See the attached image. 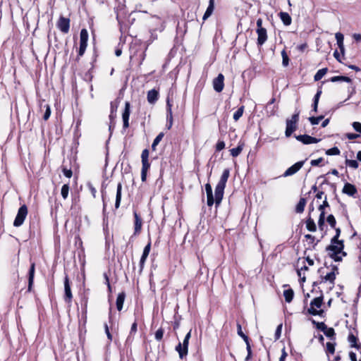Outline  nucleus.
<instances>
[{
	"label": "nucleus",
	"instance_id": "obj_1",
	"mask_svg": "<svg viewBox=\"0 0 361 361\" xmlns=\"http://www.w3.org/2000/svg\"><path fill=\"white\" fill-rule=\"evenodd\" d=\"M230 176V170L225 169L221 176L220 180L216 185L214 190V197L213 195L212 188L210 183L205 184V190L207 193V204L211 207L214 203L216 207H219L223 200L224 189Z\"/></svg>",
	"mask_w": 361,
	"mask_h": 361
},
{
	"label": "nucleus",
	"instance_id": "obj_2",
	"mask_svg": "<svg viewBox=\"0 0 361 361\" xmlns=\"http://www.w3.org/2000/svg\"><path fill=\"white\" fill-rule=\"evenodd\" d=\"M89 38V34L85 28H82L80 32V42L79 47H77V44L75 42L74 47L76 48V56L72 59V55L70 57V61L72 60V64L77 66L80 62L81 58L85 53L87 47V42Z\"/></svg>",
	"mask_w": 361,
	"mask_h": 361
},
{
	"label": "nucleus",
	"instance_id": "obj_3",
	"mask_svg": "<svg viewBox=\"0 0 361 361\" xmlns=\"http://www.w3.org/2000/svg\"><path fill=\"white\" fill-rule=\"evenodd\" d=\"M344 241L339 240L337 236H334L331 239V244L326 247V250L329 252L330 258L334 259L335 262H339L343 260L342 256H340L341 252L344 250Z\"/></svg>",
	"mask_w": 361,
	"mask_h": 361
},
{
	"label": "nucleus",
	"instance_id": "obj_4",
	"mask_svg": "<svg viewBox=\"0 0 361 361\" xmlns=\"http://www.w3.org/2000/svg\"><path fill=\"white\" fill-rule=\"evenodd\" d=\"M318 273L321 278V283L329 281L332 285H334L336 276L339 274V271L336 265H331L330 271L326 272V274H324V268L323 267H320L318 269Z\"/></svg>",
	"mask_w": 361,
	"mask_h": 361
},
{
	"label": "nucleus",
	"instance_id": "obj_5",
	"mask_svg": "<svg viewBox=\"0 0 361 361\" xmlns=\"http://www.w3.org/2000/svg\"><path fill=\"white\" fill-rule=\"evenodd\" d=\"M299 110H295V113L292 115L290 118H287L286 121V131L285 135L286 137H289L291 135L297 130L298 128V123L299 121L300 118Z\"/></svg>",
	"mask_w": 361,
	"mask_h": 361
},
{
	"label": "nucleus",
	"instance_id": "obj_6",
	"mask_svg": "<svg viewBox=\"0 0 361 361\" xmlns=\"http://www.w3.org/2000/svg\"><path fill=\"white\" fill-rule=\"evenodd\" d=\"M149 151L148 149L142 150L141 154L142 169H141V180L145 182L147 180V173L150 169L151 164L149 161Z\"/></svg>",
	"mask_w": 361,
	"mask_h": 361
},
{
	"label": "nucleus",
	"instance_id": "obj_7",
	"mask_svg": "<svg viewBox=\"0 0 361 361\" xmlns=\"http://www.w3.org/2000/svg\"><path fill=\"white\" fill-rule=\"evenodd\" d=\"M312 324L319 330L322 331L324 335L331 341H336V334L335 330L332 327H328L324 322H319L311 319Z\"/></svg>",
	"mask_w": 361,
	"mask_h": 361
},
{
	"label": "nucleus",
	"instance_id": "obj_8",
	"mask_svg": "<svg viewBox=\"0 0 361 361\" xmlns=\"http://www.w3.org/2000/svg\"><path fill=\"white\" fill-rule=\"evenodd\" d=\"M191 337V330L185 335L183 343H179L176 346V350L178 352L180 359L183 360L188 353L189 340Z\"/></svg>",
	"mask_w": 361,
	"mask_h": 361
},
{
	"label": "nucleus",
	"instance_id": "obj_9",
	"mask_svg": "<svg viewBox=\"0 0 361 361\" xmlns=\"http://www.w3.org/2000/svg\"><path fill=\"white\" fill-rule=\"evenodd\" d=\"M28 214V209L26 204H23L20 207L18 210L17 215L13 221V226L20 227L21 226Z\"/></svg>",
	"mask_w": 361,
	"mask_h": 361
},
{
	"label": "nucleus",
	"instance_id": "obj_10",
	"mask_svg": "<svg viewBox=\"0 0 361 361\" xmlns=\"http://www.w3.org/2000/svg\"><path fill=\"white\" fill-rule=\"evenodd\" d=\"M64 295L63 300L67 304H71L73 298V295L71 291V282L67 274H65L64 277Z\"/></svg>",
	"mask_w": 361,
	"mask_h": 361
},
{
	"label": "nucleus",
	"instance_id": "obj_11",
	"mask_svg": "<svg viewBox=\"0 0 361 361\" xmlns=\"http://www.w3.org/2000/svg\"><path fill=\"white\" fill-rule=\"evenodd\" d=\"M56 25V27L63 34H68L71 27V19L63 16H60Z\"/></svg>",
	"mask_w": 361,
	"mask_h": 361
},
{
	"label": "nucleus",
	"instance_id": "obj_12",
	"mask_svg": "<svg viewBox=\"0 0 361 361\" xmlns=\"http://www.w3.org/2000/svg\"><path fill=\"white\" fill-rule=\"evenodd\" d=\"M130 115V103L129 102H126L125 108L122 113V120H123V129L126 130L130 126L129 124V118Z\"/></svg>",
	"mask_w": 361,
	"mask_h": 361
},
{
	"label": "nucleus",
	"instance_id": "obj_13",
	"mask_svg": "<svg viewBox=\"0 0 361 361\" xmlns=\"http://www.w3.org/2000/svg\"><path fill=\"white\" fill-rule=\"evenodd\" d=\"M134 216V235H138L140 234L142 228V219L140 215L136 212H133Z\"/></svg>",
	"mask_w": 361,
	"mask_h": 361
},
{
	"label": "nucleus",
	"instance_id": "obj_14",
	"mask_svg": "<svg viewBox=\"0 0 361 361\" xmlns=\"http://www.w3.org/2000/svg\"><path fill=\"white\" fill-rule=\"evenodd\" d=\"M150 250H151V240H149L148 243L144 247L142 255L140 259V262H139L140 274L142 273V271L144 269L147 258L149 254Z\"/></svg>",
	"mask_w": 361,
	"mask_h": 361
},
{
	"label": "nucleus",
	"instance_id": "obj_15",
	"mask_svg": "<svg viewBox=\"0 0 361 361\" xmlns=\"http://www.w3.org/2000/svg\"><path fill=\"white\" fill-rule=\"evenodd\" d=\"M150 250H151V240H149L148 243L144 247L142 255L140 259V262H139L140 274L142 273V271L144 269L147 258L149 254Z\"/></svg>",
	"mask_w": 361,
	"mask_h": 361
},
{
	"label": "nucleus",
	"instance_id": "obj_16",
	"mask_svg": "<svg viewBox=\"0 0 361 361\" xmlns=\"http://www.w3.org/2000/svg\"><path fill=\"white\" fill-rule=\"evenodd\" d=\"M214 90L216 92H221L224 88V75L219 73L212 81Z\"/></svg>",
	"mask_w": 361,
	"mask_h": 361
},
{
	"label": "nucleus",
	"instance_id": "obj_17",
	"mask_svg": "<svg viewBox=\"0 0 361 361\" xmlns=\"http://www.w3.org/2000/svg\"><path fill=\"white\" fill-rule=\"evenodd\" d=\"M35 274V263L31 262L30 267L27 273L28 286L27 292L33 291L34 278Z\"/></svg>",
	"mask_w": 361,
	"mask_h": 361
},
{
	"label": "nucleus",
	"instance_id": "obj_18",
	"mask_svg": "<svg viewBox=\"0 0 361 361\" xmlns=\"http://www.w3.org/2000/svg\"><path fill=\"white\" fill-rule=\"evenodd\" d=\"M256 33L257 34V45L258 48H260L268 39V35L267 29H256Z\"/></svg>",
	"mask_w": 361,
	"mask_h": 361
},
{
	"label": "nucleus",
	"instance_id": "obj_19",
	"mask_svg": "<svg viewBox=\"0 0 361 361\" xmlns=\"http://www.w3.org/2000/svg\"><path fill=\"white\" fill-rule=\"evenodd\" d=\"M306 159L304 161H300L289 167L283 173V176H290L296 173L304 165Z\"/></svg>",
	"mask_w": 361,
	"mask_h": 361
},
{
	"label": "nucleus",
	"instance_id": "obj_20",
	"mask_svg": "<svg viewBox=\"0 0 361 361\" xmlns=\"http://www.w3.org/2000/svg\"><path fill=\"white\" fill-rule=\"evenodd\" d=\"M324 83H325V81H322L321 82V84L318 86L317 93L315 94V95L313 98V102L312 104V111H314V113H317L318 111L319 101L320 97L322 94V86Z\"/></svg>",
	"mask_w": 361,
	"mask_h": 361
},
{
	"label": "nucleus",
	"instance_id": "obj_21",
	"mask_svg": "<svg viewBox=\"0 0 361 361\" xmlns=\"http://www.w3.org/2000/svg\"><path fill=\"white\" fill-rule=\"evenodd\" d=\"M295 137L296 138L297 140L301 142L305 145L317 143L320 140V139H317L309 135H295Z\"/></svg>",
	"mask_w": 361,
	"mask_h": 361
},
{
	"label": "nucleus",
	"instance_id": "obj_22",
	"mask_svg": "<svg viewBox=\"0 0 361 361\" xmlns=\"http://www.w3.org/2000/svg\"><path fill=\"white\" fill-rule=\"evenodd\" d=\"M342 192L350 197H355V195L357 193V190L355 185L350 183H345L342 189Z\"/></svg>",
	"mask_w": 361,
	"mask_h": 361
},
{
	"label": "nucleus",
	"instance_id": "obj_23",
	"mask_svg": "<svg viewBox=\"0 0 361 361\" xmlns=\"http://www.w3.org/2000/svg\"><path fill=\"white\" fill-rule=\"evenodd\" d=\"M172 105L168 99L166 101V128L170 130L173 126V114L171 109Z\"/></svg>",
	"mask_w": 361,
	"mask_h": 361
},
{
	"label": "nucleus",
	"instance_id": "obj_24",
	"mask_svg": "<svg viewBox=\"0 0 361 361\" xmlns=\"http://www.w3.org/2000/svg\"><path fill=\"white\" fill-rule=\"evenodd\" d=\"M348 341L351 348H355L361 353V343H358V338L353 333H350L348 336Z\"/></svg>",
	"mask_w": 361,
	"mask_h": 361
},
{
	"label": "nucleus",
	"instance_id": "obj_25",
	"mask_svg": "<svg viewBox=\"0 0 361 361\" xmlns=\"http://www.w3.org/2000/svg\"><path fill=\"white\" fill-rule=\"evenodd\" d=\"M159 90H157L156 89H152L147 92V99L149 104H155L157 102V100L159 99Z\"/></svg>",
	"mask_w": 361,
	"mask_h": 361
},
{
	"label": "nucleus",
	"instance_id": "obj_26",
	"mask_svg": "<svg viewBox=\"0 0 361 361\" xmlns=\"http://www.w3.org/2000/svg\"><path fill=\"white\" fill-rule=\"evenodd\" d=\"M88 297L87 295H83L81 299V305H82V319L85 324L87 322V305H88Z\"/></svg>",
	"mask_w": 361,
	"mask_h": 361
},
{
	"label": "nucleus",
	"instance_id": "obj_27",
	"mask_svg": "<svg viewBox=\"0 0 361 361\" xmlns=\"http://www.w3.org/2000/svg\"><path fill=\"white\" fill-rule=\"evenodd\" d=\"M71 162H72L71 159H70L69 165H68L66 164V161L65 160H63V161L61 166V171H62L63 175L68 178H71L73 176V170H72V166H71Z\"/></svg>",
	"mask_w": 361,
	"mask_h": 361
},
{
	"label": "nucleus",
	"instance_id": "obj_28",
	"mask_svg": "<svg viewBox=\"0 0 361 361\" xmlns=\"http://www.w3.org/2000/svg\"><path fill=\"white\" fill-rule=\"evenodd\" d=\"M245 146V141L243 140H240L238 142V146L236 147L232 148V149H231L229 150L230 154L233 157H237L238 156H239L241 154V152L243 150Z\"/></svg>",
	"mask_w": 361,
	"mask_h": 361
},
{
	"label": "nucleus",
	"instance_id": "obj_29",
	"mask_svg": "<svg viewBox=\"0 0 361 361\" xmlns=\"http://www.w3.org/2000/svg\"><path fill=\"white\" fill-rule=\"evenodd\" d=\"M122 183L119 182L117 185L116 195L115 201V209H118L121 205V195H122Z\"/></svg>",
	"mask_w": 361,
	"mask_h": 361
},
{
	"label": "nucleus",
	"instance_id": "obj_30",
	"mask_svg": "<svg viewBox=\"0 0 361 361\" xmlns=\"http://www.w3.org/2000/svg\"><path fill=\"white\" fill-rule=\"evenodd\" d=\"M327 81H330L332 82H348V83L352 82L351 78H350L348 76H344V75L333 76V77L330 78L329 80H325V82Z\"/></svg>",
	"mask_w": 361,
	"mask_h": 361
},
{
	"label": "nucleus",
	"instance_id": "obj_31",
	"mask_svg": "<svg viewBox=\"0 0 361 361\" xmlns=\"http://www.w3.org/2000/svg\"><path fill=\"white\" fill-rule=\"evenodd\" d=\"M126 298V293L124 291H122L121 293H119L117 298H116V308L118 311H121L123 306V302Z\"/></svg>",
	"mask_w": 361,
	"mask_h": 361
},
{
	"label": "nucleus",
	"instance_id": "obj_32",
	"mask_svg": "<svg viewBox=\"0 0 361 361\" xmlns=\"http://www.w3.org/2000/svg\"><path fill=\"white\" fill-rule=\"evenodd\" d=\"M305 224H306V228L309 231L315 232L317 231L316 224H315L314 219L310 216V215H309L308 217L307 218Z\"/></svg>",
	"mask_w": 361,
	"mask_h": 361
},
{
	"label": "nucleus",
	"instance_id": "obj_33",
	"mask_svg": "<svg viewBox=\"0 0 361 361\" xmlns=\"http://www.w3.org/2000/svg\"><path fill=\"white\" fill-rule=\"evenodd\" d=\"M279 16L285 25L288 26L291 24L292 18L288 13L281 11L279 13Z\"/></svg>",
	"mask_w": 361,
	"mask_h": 361
},
{
	"label": "nucleus",
	"instance_id": "obj_34",
	"mask_svg": "<svg viewBox=\"0 0 361 361\" xmlns=\"http://www.w3.org/2000/svg\"><path fill=\"white\" fill-rule=\"evenodd\" d=\"M323 295H320L319 297L314 298L311 302H310V307L309 308H320L323 304Z\"/></svg>",
	"mask_w": 361,
	"mask_h": 361
},
{
	"label": "nucleus",
	"instance_id": "obj_35",
	"mask_svg": "<svg viewBox=\"0 0 361 361\" xmlns=\"http://www.w3.org/2000/svg\"><path fill=\"white\" fill-rule=\"evenodd\" d=\"M214 9V0H209V6H208L205 13H204V16L202 18L203 20H207L212 14Z\"/></svg>",
	"mask_w": 361,
	"mask_h": 361
},
{
	"label": "nucleus",
	"instance_id": "obj_36",
	"mask_svg": "<svg viewBox=\"0 0 361 361\" xmlns=\"http://www.w3.org/2000/svg\"><path fill=\"white\" fill-rule=\"evenodd\" d=\"M305 238L307 241V243L309 245H312L311 249H315V247L317 245V244L320 241L319 240H317L316 238L311 234L305 235Z\"/></svg>",
	"mask_w": 361,
	"mask_h": 361
},
{
	"label": "nucleus",
	"instance_id": "obj_37",
	"mask_svg": "<svg viewBox=\"0 0 361 361\" xmlns=\"http://www.w3.org/2000/svg\"><path fill=\"white\" fill-rule=\"evenodd\" d=\"M343 35L341 32H337L336 34V41H337V44L339 47V49L341 51V52L342 53V54H344V51H345V48H344V45H343Z\"/></svg>",
	"mask_w": 361,
	"mask_h": 361
},
{
	"label": "nucleus",
	"instance_id": "obj_38",
	"mask_svg": "<svg viewBox=\"0 0 361 361\" xmlns=\"http://www.w3.org/2000/svg\"><path fill=\"white\" fill-rule=\"evenodd\" d=\"M307 203V200L304 197H300L298 203L297 204L295 207V212L296 213H302L305 210V207Z\"/></svg>",
	"mask_w": 361,
	"mask_h": 361
},
{
	"label": "nucleus",
	"instance_id": "obj_39",
	"mask_svg": "<svg viewBox=\"0 0 361 361\" xmlns=\"http://www.w3.org/2000/svg\"><path fill=\"white\" fill-rule=\"evenodd\" d=\"M283 296L285 298V301L288 303H290L294 297V291L292 288H288L283 290Z\"/></svg>",
	"mask_w": 361,
	"mask_h": 361
},
{
	"label": "nucleus",
	"instance_id": "obj_40",
	"mask_svg": "<svg viewBox=\"0 0 361 361\" xmlns=\"http://www.w3.org/2000/svg\"><path fill=\"white\" fill-rule=\"evenodd\" d=\"M164 137V133L161 132L158 134V135L154 138L151 148L152 151L155 152L157 150V146L159 145V143L161 141L163 137Z\"/></svg>",
	"mask_w": 361,
	"mask_h": 361
},
{
	"label": "nucleus",
	"instance_id": "obj_41",
	"mask_svg": "<svg viewBox=\"0 0 361 361\" xmlns=\"http://www.w3.org/2000/svg\"><path fill=\"white\" fill-rule=\"evenodd\" d=\"M336 342H327L326 344V349H325V352L326 353L327 355H329V354L331 355H334L335 353V347H336Z\"/></svg>",
	"mask_w": 361,
	"mask_h": 361
},
{
	"label": "nucleus",
	"instance_id": "obj_42",
	"mask_svg": "<svg viewBox=\"0 0 361 361\" xmlns=\"http://www.w3.org/2000/svg\"><path fill=\"white\" fill-rule=\"evenodd\" d=\"M307 313L312 316H320L322 317H324L325 312L324 310H317L316 308H308Z\"/></svg>",
	"mask_w": 361,
	"mask_h": 361
},
{
	"label": "nucleus",
	"instance_id": "obj_43",
	"mask_svg": "<svg viewBox=\"0 0 361 361\" xmlns=\"http://www.w3.org/2000/svg\"><path fill=\"white\" fill-rule=\"evenodd\" d=\"M236 326H237V334H238V335L239 336H240L244 340V341L245 343L249 342L250 341V338L243 333V331L242 330V326L240 324V322H237Z\"/></svg>",
	"mask_w": 361,
	"mask_h": 361
},
{
	"label": "nucleus",
	"instance_id": "obj_44",
	"mask_svg": "<svg viewBox=\"0 0 361 361\" xmlns=\"http://www.w3.org/2000/svg\"><path fill=\"white\" fill-rule=\"evenodd\" d=\"M70 190V185L69 183H65L62 185L61 189V195L62 198L65 200L68 197V193Z\"/></svg>",
	"mask_w": 361,
	"mask_h": 361
},
{
	"label": "nucleus",
	"instance_id": "obj_45",
	"mask_svg": "<svg viewBox=\"0 0 361 361\" xmlns=\"http://www.w3.org/2000/svg\"><path fill=\"white\" fill-rule=\"evenodd\" d=\"M328 72V68L319 69L314 76V81H319Z\"/></svg>",
	"mask_w": 361,
	"mask_h": 361
},
{
	"label": "nucleus",
	"instance_id": "obj_46",
	"mask_svg": "<svg viewBox=\"0 0 361 361\" xmlns=\"http://www.w3.org/2000/svg\"><path fill=\"white\" fill-rule=\"evenodd\" d=\"M325 211H322L319 216L318 219V227L320 231H323L325 226Z\"/></svg>",
	"mask_w": 361,
	"mask_h": 361
},
{
	"label": "nucleus",
	"instance_id": "obj_47",
	"mask_svg": "<svg viewBox=\"0 0 361 361\" xmlns=\"http://www.w3.org/2000/svg\"><path fill=\"white\" fill-rule=\"evenodd\" d=\"M121 102V98L117 97L115 100L111 102L110 103V109L112 114H116L118 109V107Z\"/></svg>",
	"mask_w": 361,
	"mask_h": 361
},
{
	"label": "nucleus",
	"instance_id": "obj_48",
	"mask_svg": "<svg viewBox=\"0 0 361 361\" xmlns=\"http://www.w3.org/2000/svg\"><path fill=\"white\" fill-rule=\"evenodd\" d=\"M137 331V321L135 320L131 325V328H130V333H129L127 340L129 341L130 339H133L134 336L135 335Z\"/></svg>",
	"mask_w": 361,
	"mask_h": 361
},
{
	"label": "nucleus",
	"instance_id": "obj_49",
	"mask_svg": "<svg viewBox=\"0 0 361 361\" xmlns=\"http://www.w3.org/2000/svg\"><path fill=\"white\" fill-rule=\"evenodd\" d=\"M164 329L162 327L159 328L154 333L155 340L158 342H161L163 341Z\"/></svg>",
	"mask_w": 361,
	"mask_h": 361
},
{
	"label": "nucleus",
	"instance_id": "obj_50",
	"mask_svg": "<svg viewBox=\"0 0 361 361\" xmlns=\"http://www.w3.org/2000/svg\"><path fill=\"white\" fill-rule=\"evenodd\" d=\"M245 110V106L243 105L240 106L236 111L233 114V119L235 121H238L243 116Z\"/></svg>",
	"mask_w": 361,
	"mask_h": 361
},
{
	"label": "nucleus",
	"instance_id": "obj_51",
	"mask_svg": "<svg viewBox=\"0 0 361 361\" xmlns=\"http://www.w3.org/2000/svg\"><path fill=\"white\" fill-rule=\"evenodd\" d=\"M281 56H282V65L284 67H287L289 64L290 59H289V57H288V54L285 49L281 51Z\"/></svg>",
	"mask_w": 361,
	"mask_h": 361
},
{
	"label": "nucleus",
	"instance_id": "obj_52",
	"mask_svg": "<svg viewBox=\"0 0 361 361\" xmlns=\"http://www.w3.org/2000/svg\"><path fill=\"white\" fill-rule=\"evenodd\" d=\"M345 164L347 166H349V167L355 169H357L359 166V164H358L357 161L354 160V159H346L345 160Z\"/></svg>",
	"mask_w": 361,
	"mask_h": 361
},
{
	"label": "nucleus",
	"instance_id": "obj_53",
	"mask_svg": "<svg viewBox=\"0 0 361 361\" xmlns=\"http://www.w3.org/2000/svg\"><path fill=\"white\" fill-rule=\"evenodd\" d=\"M326 221L332 228H336V220L333 214H329L326 217Z\"/></svg>",
	"mask_w": 361,
	"mask_h": 361
},
{
	"label": "nucleus",
	"instance_id": "obj_54",
	"mask_svg": "<svg viewBox=\"0 0 361 361\" xmlns=\"http://www.w3.org/2000/svg\"><path fill=\"white\" fill-rule=\"evenodd\" d=\"M341 154L340 149L337 147H334L330 148L326 151V154L332 156V155H339Z\"/></svg>",
	"mask_w": 361,
	"mask_h": 361
},
{
	"label": "nucleus",
	"instance_id": "obj_55",
	"mask_svg": "<svg viewBox=\"0 0 361 361\" xmlns=\"http://www.w3.org/2000/svg\"><path fill=\"white\" fill-rule=\"evenodd\" d=\"M323 118H324V116H322V115L317 116V117L311 116L309 118V121L312 125H317V124H319V121H322Z\"/></svg>",
	"mask_w": 361,
	"mask_h": 361
},
{
	"label": "nucleus",
	"instance_id": "obj_56",
	"mask_svg": "<svg viewBox=\"0 0 361 361\" xmlns=\"http://www.w3.org/2000/svg\"><path fill=\"white\" fill-rule=\"evenodd\" d=\"M246 343V349H247V355L245 359V361H250L252 358V348H251V345H250V341L249 342H247L245 343Z\"/></svg>",
	"mask_w": 361,
	"mask_h": 361
},
{
	"label": "nucleus",
	"instance_id": "obj_57",
	"mask_svg": "<svg viewBox=\"0 0 361 361\" xmlns=\"http://www.w3.org/2000/svg\"><path fill=\"white\" fill-rule=\"evenodd\" d=\"M324 159V158L322 157H319V159H313L310 161V164L312 166H324V164H323Z\"/></svg>",
	"mask_w": 361,
	"mask_h": 361
},
{
	"label": "nucleus",
	"instance_id": "obj_58",
	"mask_svg": "<svg viewBox=\"0 0 361 361\" xmlns=\"http://www.w3.org/2000/svg\"><path fill=\"white\" fill-rule=\"evenodd\" d=\"M225 142L224 140H219L215 145V151L220 152L225 148Z\"/></svg>",
	"mask_w": 361,
	"mask_h": 361
},
{
	"label": "nucleus",
	"instance_id": "obj_59",
	"mask_svg": "<svg viewBox=\"0 0 361 361\" xmlns=\"http://www.w3.org/2000/svg\"><path fill=\"white\" fill-rule=\"evenodd\" d=\"M104 327L105 334L107 336L109 342L111 343L113 341V336H112L111 333L110 332L109 327L106 323L104 324Z\"/></svg>",
	"mask_w": 361,
	"mask_h": 361
},
{
	"label": "nucleus",
	"instance_id": "obj_60",
	"mask_svg": "<svg viewBox=\"0 0 361 361\" xmlns=\"http://www.w3.org/2000/svg\"><path fill=\"white\" fill-rule=\"evenodd\" d=\"M44 107L46 108V109H45V112L43 115V119L44 121H47L49 118L50 115H51V108L49 104H46L44 106Z\"/></svg>",
	"mask_w": 361,
	"mask_h": 361
},
{
	"label": "nucleus",
	"instance_id": "obj_61",
	"mask_svg": "<svg viewBox=\"0 0 361 361\" xmlns=\"http://www.w3.org/2000/svg\"><path fill=\"white\" fill-rule=\"evenodd\" d=\"M326 207H329V203L327 201L326 196H325L323 203L319 206L318 209L320 211L321 213L322 211H324L325 208Z\"/></svg>",
	"mask_w": 361,
	"mask_h": 361
},
{
	"label": "nucleus",
	"instance_id": "obj_62",
	"mask_svg": "<svg viewBox=\"0 0 361 361\" xmlns=\"http://www.w3.org/2000/svg\"><path fill=\"white\" fill-rule=\"evenodd\" d=\"M87 186L93 198H95L96 197V194H97V190L96 188L93 186V185L91 183H88L87 184Z\"/></svg>",
	"mask_w": 361,
	"mask_h": 361
},
{
	"label": "nucleus",
	"instance_id": "obj_63",
	"mask_svg": "<svg viewBox=\"0 0 361 361\" xmlns=\"http://www.w3.org/2000/svg\"><path fill=\"white\" fill-rule=\"evenodd\" d=\"M282 326H283V324H280L276 327V331H275V335H274L275 336V340H279L280 338L281 335Z\"/></svg>",
	"mask_w": 361,
	"mask_h": 361
},
{
	"label": "nucleus",
	"instance_id": "obj_64",
	"mask_svg": "<svg viewBox=\"0 0 361 361\" xmlns=\"http://www.w3.org/2000/svg\"><path fill=\"white\" fill-rule=\"evenodd\" d=\"M354 130L360 133H361V123L355 121L352 124Z\"/></svg>",
	"mask_w": 361,
	"mask_h": 361
}]
</instances>
